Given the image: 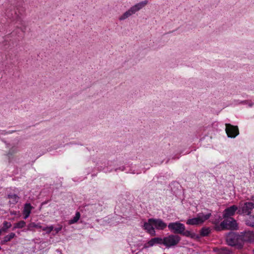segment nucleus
I'll use <instances>...</instances> for the list:
<instances>
[{"label": "nucleus", "instance_id": "1", "mask_svg": "<svg viewBox=\"0 0 254 254\" xmlns=\"http://www.w3.org/2000/svg\"><path fill=\"white\" fill-rule=\"evenodd\" d=\"M226 241L229 246L235 247L237 249L241 250L244 247L241 233H229L226 236Z\"/></svg>", "mask_w": 254, "mask_h": 254}, {"label": "nucleus", "instance_id": "2", "mask_svg": "<svg viewBox=\"0 0 254 254\" xmlns=\"http://www.w3.org/2000/svg\"><path fill=\"white\" fill-rule=\"evenodd\" d=\"M148 2V1L147 0H145L136 3L134 5L131 6L128 10L120 15L119 17V20L120 21H124L127 19L144 7L147 4Z\"/></svg>", "mask_w": 254, "mask_h": 254}, {"label": "nucleus", "instance_id": "3", "mask_svg": "<svg viewBox=\"0 0 254 254\" xmlns=\"http://www.w3.org/2000/svg\"><path fill=\"white\" fill-rule=\"evenodd\" d=\"M168 227L169 230L173 233L181 234L188 237L192 238L193 237V234L190 231L186 230L184 224L179 222L170 223Z\"/></svg>", "mask_w": 254, "mask_h": 254}, {"label": "nucleus", "instance_id": "4", "mask_svg": "<svg viewBox=\"0 0 254 254\" xmlns=\"http://www.w3.org/2000/svg\"><path fill=\"white\" fill-rule=\"evenodd\" d=\"M238 213L250 215L254 208V203L252 202H242L239 203Z\"/></svg>", "mask_w": 254, "mask_h": 254}, {"label": "nucleus", "instance_id": "5", "mask_svg": "<svg viewBox=\"0 0 254 254\" xmlns=\"http://www.w3.org/2000/svg\"><path fill=\"white\" fill-rule=\"evenodd\" d=\"M7 18L16 22H21L22 21V13L18 9L14 8H8L5 13Z\"/></svg>", "mask_w": 254, "mask_h": 254}, {"label": "nucleus", "instance_id": "6", "mask_svg": "<svg viewBox=\"0 0 254 254\" xmlns=\"http://www.w3.org/2000/svg\"><path fill=\"white\" fill-rule=\"evenodd\" d=\"M181 240L180 236L177 235H170L162 239L163 245L169 248L177 245Z\"/></svg>", "mask_w": 254, "mask_h": 254}, {"label": "nucleus", "instance_id": "7", "mask_svg": "<svg viewBox=\"0 0 254 254\" xmlns=\"http://www.w3.org/2000/svg\"><path fill=\"white\" fill-rule=\"evenodd\" d=\"M211 213H207L206 214L199 213L197 215L196 217L188 219L187 221V224L190 225H195L202 224L205 220L209 219Z\"/></svg>", "mask_w": 254, "mask_h": 254}, {"label": "nucleus", "instance_id": "8", "mask_svg": "<svg viewBox=\"0 0 254 254\" xmlns=\"http://www.w3.org/2000/svg\"><path fill=\"white\" fill-rule=\"evenodd\" d=\"M220 226L222 229H234L237 227L236 220L232 217L224 218Z\"/></svg>", "mask_w": 254, "mask_h": 254}, {"label": "nucleus", "instance_id": "9", "mask_svg": "<svg viewBox=\"0 0 254 254\" xmlns=\"http://www.w3.org/2000/svg\"><path fill=\"white\" fill-rule=\"evenodd\" d=\"M226 132L228 137L235 138L239 133L237 126H234L229 124H226Z\"/></svg>", "mask_w": 254, "mask_h": 254}, {"label": "nucleus", "instance_id": "10", "mask_svg": "<svg viewBox=\"0 0 254 254\" xmlns=\"http://www.w3.org/2000/svg\"><path fill=\"white\" fill-rule=\"evenodd\" d=\"M150 219H153V218H149L147 222H144L142 227L151 236H155L156 232L153 224V221Z\"/></svg>", "mask_w": 254, "mask_h": 254}, {"label": "nucleus", "instance_id": "11", "mask_svg": "<svg viewBox=\"0 0 254 254\" xmlns=\"http://www.w3.org/2000/svg\"><path fill=\"white\" fill-rule=\"evenodd\" d=\"M243 245L245 242L254 243V232L253 231H244L241 232Z\"/></svg>", "mask_w": 254, "mask_h": 254}, {"label": "nucleus", "instance_id": "12", "mask_svg": "<svg viewBox=\"0 0 254 254\" xmlns=\"http://www.w3.org/2000/svg\"><path fill=\"white\" fill-rule=\"evenodd\" d=\"M157 244L163 245L162 238L159 237L152 238L144 245L143 248L147 249Z\"/></svg>", "mask_w": 254, "mask_h": 254}, {"label": "nucleus", "instance_id": "13", "mask_svg": "<svg viewBox=\"0 0 254 254\" xmlns=\"http://www.w3.org/2000/svg\"><path fill=\"white\" fill-rule=\"evenodd\" d=\"M238 206L235 205L231 206L227 208L224 211L223 216L224 218L231 217V216H233L237 210L238 211Z\"/></svg>", "mask_w": 254, "mask_h": 254}, {"label": "nucleus", "instance_id": "14", "mask_svg": "<svg viewBox=\"0 0 254 254\" xmlns=\"http://www.w3.org/2000/svg\"><path fill=\"white\" fill-rule=\"evenodd\" d=\"M153 221V224L154 225V228H156L157 230H164L167 227V224L165 223L162 219H150Z\"/></svg>", "mask_w": 254, "mask_h": 254}, {"label": "nucleus", "instance_id": "15", "mask_svg": "<svg viewBox=\"0 0 254 254\" xmlns=\"http://www.w3.org/2000/svg\"><path fill=\"white\" fill-rule=\"evenodd\" d=\"M33 208V207L29 203H26L24 204L23 210V214L24 215V219H26L29 216L31 210Z\"/></svg>", "mask_w": 254, "mask_h": 254}, {"label": "nucleus", "instance_id": "16", "mask_svg": "<svg viewBox=\"0 0 254 254\" xmlns=\"http://www.w3.org/2000/svg\"><path fill=\"white\" fill-rule=\"evenodd\" d=\"M7 197L9 199V203L12 204H16L20 199V197L16 194H9L7 195Z\"/></svg>", "mask_w": 254, "mask_h": 254}, {"label": "nucleus", "instance_id": "17", "mask_svg": "<svg viewBox=\"0 0 254 254\" xmlns=\"http://www.w3.org/2000/svg\"><path fill=\"white\" fill-rule=\"evenodd\" d=\"M214 252L218 254H230V251L226 247L216 248L214 249Z\"/></svg>", "mask_w": 254, "mask_h": 254}, {"label": "nucleus", "instance_id": "18", "mask_svg": "<svg viewBox=\"0 0 254 254\" xmlns=\"http://www.w3.org/2000/svg\"><path fill=\"white\" fill-rule=\"evenodd\" d=\"M15 236V234L14 233H11L5 236L3 240L1 241V244H4L6 242L10 241L11 239H12Z\"/></svg>", "mask_w": 254, "mask_h": 254}, {"label": "nucleus", "instance_id": "19", "mask_svg": "<svg viewBox=\"0 0 254 254\" xmlns=\"http://www.w3.org/2000/svg\"><path fill=\"white\" fill-rule=\"evenodd\" d=\"M80 217V214L79 212H76L75 216L71 219L68 221L69 224H72L76 223Z\"/></svg>", "mask_w": 254, "mask_h": 254}, {"label": "nucleus", "instance_id": "20", "mask_svg": "<svg viewBox=\"0 0 254 254\" xmlns=\"http://www.w3.org/2000/svg\"><path fill=\"white\" fill-rule=\"evenodd\" d=\"M246 224L248 226L254 227V215H250L246 220Z\"/></svg>", "mask_w": 254, "mask_h": 254}, {"label": "nucleus", "instance_id": "21", "mask_svg": "<svg viewBox=\"0 0 254 254\" xmlns=\"http://www.w3.org/2000/svg\"><path fill=\"white\" fill-rule=\"evenodd\" d=\"M32 228H42V226L41 225L40 223H35L34 222H32L28 224V230H31Z\"/></svg>", "mask_w": 254, "mask_h": 254}, {"label": "nucleus", "instance_id": "22", "mask_svg": "<svg viewBox=\"0 0 254 254\" xmlns=\"http://www.w3.org/2000/svg\"><path fill=\"white\" fill-rule=\"evenodd\" d=\"M26 225L25 221L21 220L19 222L14 224L13 230L17 228H22Z\"/></svg>", "mask_w": 254, "mask_h": 254}, {"label": "nucleus", "instance_id": "23", "mask_svg": "<svg viewBox=\"0 0 254 254\" xmlns=\"http://www.w3.org/2000/svg\"><path fill=\"white\" fill-rule=\"evenodd\" d=\"M41 229L42 230L46 231L47 234H50L54 230V227L53 225H50L44 227H42Z\"/></svg>", "mask_w": 254, "mask_h": 254}, {"label": "nucleus", "instance_id": "24", "mask_svg": "<svg viewBox=\"0 0 254 254\" xmlns=\"http://www.w3.org/2000/svg\"><path fill=\"white\" fill-rule=\"evenodd\" d=\"M210 230L209 228H203L201 229L200 234L202 236H206L210 233Z\"/></svg>", "mask_w": 254, "mask_h": 254}, {"label": "nucleus", "instance_id": "25", "mask_svg": "<svg viewBox=\"0 0 254 254\" xmlns=\"http://www.w3.org/2000/svg\"><path fill=\"white\" fill-rule=\"evenodd\" d=\"M3 227L2 229H1L2 230V232L5 231L6 230L8 229L11 226V223L7 221H4L3 223Z\"/></svg>", "mask_w": 254, "mask_h": 254}, {"label": "nucleus", "instance_id": "26", "mask_svg": "<svg viewBox=\"0 0 254 254\" xmlns=\"http://www.w3.org/2000/svg\"><path fill=\"white\" fill-rule=\"evenodd\" d=\"M62 229V226H60L58 227L55 228L54 229V231L56 232V233H58Z\"/></svg>", "mask_w": 254, "mask_h": 254}, {"label": "nucleus", "instance_id": "27", "mask_svg": "<svg viewBox=\"0 0 254 254\" xmlns=\"http://www.w3.org/2000/svg\"><path fill=\"white\" fill-rule=\"evenodd\" d=\"M13 132V131H9L8 132L7 131H6L5 130H1L0 131V133L1 134H7V133H11Z\"/></svg>", "mask_w": 254, "mask_h": 254}, {"label": "nucleus", "instance_id": "28", "mask_svg": "<svg viewBox=\"0 0 254 254\" xmlns=\"http://www.w3.org/2000/svg\"><path fill=\"white\" fill-rule=\"evenodd\" d=\"M118 170H120L121 171H124L125 170V167L124 166H122L119 168H117L115 169L116 171H117Z\"/></svg>", "mask_w": 254, "mask_h": 254}, {"label": "nucleus", "instance_id": "29", "mask_svg": "<svg viewBox=\"0 0 254 254\" xmlns=\"http://www.w3.org/2000/svg\"><path fill=\"white\" fill-rule=\"evenodd\" d=\"M248 101H247V100H245V101H241V102H240L239 103H241V104H248Z\"/></svg>", "mask_w": 254, "mask_h": 254}, {"label": "nucleus", "instance_id": "30", "mask_svg": "<svg viewBox=\"0 0 254 254\" xmlns=\"http://www.w3.org/2000/svg\"><path fill=\"white\" fill-rule=\"evenodd\" d=\"M10 214L11 215H16V212L15 211H11L10 212Z\"/></svg>", "mask_w": 254, "mask_h": 254}, {"label": "nucleus", "instance_id": "31", "mask_svg": "<svg viewBox=\"0 0 254 254\" xmlns=\"http://www.w3.org/2000/svg\"><path fill=\"white\" fill-rule=\"evenodd\" d=\"M249 105L250 107H252L253 105V103H249Z\"/></svg>", "mask_w": 254, "mask_h": 254}, {"label": "nucleus", "instance_id": "32", "mask_svg": "<svg viewBox=\"0 0 254 254\" xmlns=\"http://www.w3.org/2000/svg\"><path fill=\"white\" fill-rule=\"evenodd\" d=\"M129 173H132V174H135V173H135V172H134V171H130V172H129Z\"/></svg>", "mask_w": 254, "mask_h": 254}, {"label": "nucleus", "instance_id": "33", "mask_svg": "<svg viewBox=\"0 0 254 254\" xmlns=\"http://www.w3.org/2000/svg\"><path fill=\"white\" fill-rule=\"evenodd\" d=\"M1 232H2V230H0V235H1Z\"/></svg>", "mask_w": 254, "mask_h": 254}, {"label": "nucleus", "instance_id": "34", "mask_svg": "<svg viewBox=\"0 0 254 254\" xmlns=\"http://www.w3.org/2000/svg\"><path fill=\"white\" fill-rule=\"evenodd\" d=\"M1 250V247H0V250Z\"/></svg>", "mask_w": 254, "mask_h": 254}]
</instances>
